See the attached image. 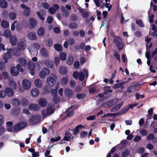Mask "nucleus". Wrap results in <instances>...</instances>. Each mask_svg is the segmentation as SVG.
Masks as SVG:
<instances>
[{
    "mask_svg": "<svg viewBox=\"0 0 157 157\" xmlns=\"http://www.w3.org/2000/svg\"><path fill=\"white\" fill-rule=\"evenodd\" d=\"M135 90L136 85H135L129 87L127 89V92L130 93L132 92H134Z\"/></svg>",
    "mask_w": 157,
    "mask_h": 157,
    "instance_id": "obj_40",
    "label": "nucleus"
},
{
    "mask_svg": "<svg viewBox=\"0 0 157 157\" xmlns=\"http://www.w3.org/2000/svg\"><path fill=\"white\" fill-rule=\"evenodd\" d=\"M68 82V78L67 77H64L62 79L61 82L62 84L64 85L67 84Z\"/></svg>",
    "mask_w": 157,
    "mask_h": 157,
    "instance_id": "obj_47",
    "label": "nucleus"
},
{
    "mask_svg": "<svg viewBox=\"0 0 157 157\" xmlns=\"http://www.w3.org/2000/svg\"><path fill=\"white\" fill-rule=\"evenodd\" d=\"M59 57L61 60H65L67 58V55L65 53L61 52L59 54Z\"/></svg>",
    "mask_w": 157,
    "mask_h": 157,
    "instance_id": "obj_41",
    "label": "nucleus"
},
{
    "mask_svg": "<svg viewBox=\"0 0 157 157\" xmlns=\"http://www.w3.org/2000/svg\"><path fill=\"white\" fill-rule=\"evenodd\" d=\"M18 62L22 66L25 67L27 65V62L25 58L23 57H20L18 59Z\"/></svg>",
    "mask_w": 157,
    "mask_h": 157,
    "instance_id": "obj_28",
    "label": "nucleus"
},
{
    "mask_svg": "<svg viewBox=\"0 0 157 157\" xmlns=\"http://www.w3.org/2000/svg\"><path fill=\"white\" fill-rule=\"evenodd\" d=\"M87 132L86 131H83L80 133V137L83 138L85 137L87 135Z\"/></svg>",
    "mask_w": 157,
    "mask_h": 157,
    "instance_id": "obj_60",
    "label": "nucleus"
},
{
    "mask_svg": "<svg viewBox=\"0 0 157 157\" xmlns=\"http://www.w3.org/2000/svg\"><path fill=\"white\" fill-rule=\"evenodd\" d=\"M52 76L48 77L46 79V82L50 86H54L56 83V79L57 78L56 76L53 75Z\"/></svg>",
    "mask_w": 157,
    "mask_h": 157,
    "instance_id": "obj_7",
    "label": "nucleus"
},
{
    "mask_svg": "<svg viewBox=\"0 0 157 157\" xmlns=\"http://www.w3.org/2000/svg\"><path fill=\"white\" fill-rule=\"evenodd\" d=\"M60 100V98L57 96H53L52 99V101L56 104Z\"/></svg>",
    "mask_w": 157,
    "mask_h": 157,
    "instance_id": "obj_45",
    "label": "nucleus"
},
{
    "mask_svg": "<svg viewBox=\"0 0 157 157\" xmlns=\"http://www.w3.org/2000/svg\"><path fill=\"white\" fill-rule=\"evenodd\" d=\"M28 36L29 39L31 40H35L37 38V35L36 33L33 32H29L28 35Z\"/></svg>",
    "mask_w": 157,
    "mask_h": 157,
    "instance_id": "obj_25",
    "label": "nucleus"
},
{
    "mask_svg": "<svg viewBox=\"0 0 157 157\" xmlns=\"http://www.w3.org/2000/svg\"><path fill=\"white\" fill-rule=\"evenodd\" d=\"M6 95V93L5 90L4 91L1 90L0 91V97L1 98H4L5 97Z\"/></svg>",
    "mask_w": 157,
    "mask_h": 157,
    "instance_id": "obj_55",
    "label": "nucleus"
},
{
    "mask_svg": "<svg viewBox=\"0 0 157 157\" xmlns=\"http://www.w3.org/2000/svg\"><path fill=\"white\" fill-rule=\"evenodd\" d=\"M36 13L40 18L42 20L44 21V20L45 18L44 17L46 15L45 11L44 10H41L40 12H37Z\"/></svg>",
    "mask_w": 157,
    "mask_h": 157,
    "instance_id": "obj_18",
    "label": "nucleus"
},
{
    "mask_svg": "<svg viewBox=\"0 0 157 157\" xmlns=\"http://www.w3.org/2000/svg\"><path fill=\"white\" fill-rule=\"evenodd\" d=\"M39 106L36 104H32L28 106L29 109L30 110L37 111L40 109Z\"/></svg>",
    "mask_w": 157,
    "mask_h": 157,
    "instance_id": "obj_17",
    "label": "nucleus"
},
{
    "mask_svg": "<svg viewBox=\"0 0 157 157\" xmlns=\"http://www.w3.org/2000/svg\"><path fill=\"white\" fill-rule=\"evenodd\" d=\"M27 125V123L25 121L19 122L16 124L14 126L15 130L19 131L25 128Z\"/></svg>",
    "mask_w": 157,
    "mask_h": 157,
    "instance_id": "obj_6",
    "label": "nucleus"
},
{
    "mask_svg": "<svg viewBox=\"0 0 157 157\" xmlns=\"http://www.w3.org/2000/svg\"><path fill=\"white\" fill-rule=\"evenodd\" d=\"M21 103L20 100L17 98H15L12 100V104L15 106L19 105Z\"/></svg>",
    "mask_w": 157,
    "mask_h": 157,
    "instance_id": "obj_37",
    "label": "nucleus"
},
{
    "mask_svg": "<svg viewBox=\"0 0 157 157\" xmlns=\"http://www.w3.org/2000/svg\"><path fill=\"white\" fill-rule=\"evenodd\" d=\"M20 6L22 8L25 9L23 11L24 15L27 17L29 16L30 14V10L29 8L27 7L24 4H21Z\"/></svg>",
    "mask_w": 157,
    "mask_h": 157,
    "instance_id": "obj_10",
    "label": "nucleus"
},
{
    "mask_svg": "<svg viewBox=\"0 0 157 157\" xmlns=\"http://www.w3.org/2000/svg\"><path fill=\"white\" fill-rule=\"evenodd\" d=\"M7 2L5 0H3L2 1H1L0 2V7L3 8H5L7 6Z\"/></svg>",
    "mask_w": 157,
    "mask_h": 157,
    "instance_id": "obj_39",
    "label": "nucleus"
},
{
    "mask_svg": "<svg viewBox=\"0 0 157 157\" xmlns=\"http://www.w3.org/2000/svg\"><path fill=\"white\" fill-rule=\"evenodd\" d=\"M67 70L66 68L64 67H61L59 70V72L62 74H65L67 72Z\"/></svg>",
    "mask_w": 157,
    "mask_h": 157,
    "instance_id": "obj_50",
    "label": "nucleus"
},
{
    "mask_svg": "<svg viewBox=\"0 0 157 157\" xmlns=\"http://www.w3.org/2000/svg\"><path fill=\"white\" fill-rule=\"evenodd\" d=\"M35 86L38 88L41 87L42 85V82L41 80L39 79H36L34 82Z\"/></svg>",
    "mask_w": 157,
    "mask_h": 157,
    "instance_id": "obj_32",
    "label": "nucleus"
},
{
    "mask_svg": "<svg viewBox=\"0 0 157 157\" xmlns=\"http://www.w3.org/2000/svg\"><path fill=\"white\" fill-rule=\"evenodd\" d=\"M96 117L95 115L90 116L89 117H87L86 119L87 121L94 120L95 119Z\"/></svg>",
    "mask_w": 157,
    "mask_h": 157,
    "instance_id": "obj_61",
    "label": "nucleus"
},
{
    "mask_svg": "<svg viewBox=\"0 0 157 157\" xmlns=\"http://www.w3.org/2000/svg\"><path fill=\"white\" fill-rule=\"evenodd\" d=\"M64 93L66 96L68 98L70 97L73 94L72 91L68 88H66L65 89Z\"/></svg>",
    "mask_w": 157,
    "mask_h": 157,
    "instance_id": "obj_29",
    "label": "nucleus"
},
{
    "mask_svg": "<svg viewBox=\"0 0 157 157\" xmlns=\"http://www.w3.org/2000/svg\"><path fill=\"white\" fill-rule=\"evenodd\" d=\"M54 62L55 65L57 66L59 63V59L58 57H55L54 58Z\"/></svg>",
    "mask_w": 157,
    "mask_h": 157,
    "instance_id": "obj_63",
    "label": "nucleus"
},
{
    "mask_svg": "<svg viewBox=\"0 0 157 157\" xmlns=\"http://www.w3.org/2000/svg\"><path fill=\"white\" fill-rule=\"evenodd\" d=\"M7 52L6 53L3 57V59L5 60V63H6L7 60L11 58L12 57V55L11 54V52H12V49L10 48L9 49H7Z\"/></svg>",
    "mask_w": 157,
    "mask_h": 157,
    "instance_id": "obj_11",
    "label": "nucleus"
},
{
    "mask_svg": "<svg viewBox=\"0 0 157 157\" xmlns=\"http://www.w3.org/2000/svg\"><path fill=\"white\" fill-rule=\"evenodd\" d=\"M31 93L33 97H37L40 94V91L37 88H34L31 90Z\"/></svg>",
    "mask_w": 157,
    "mask_h": 157,
    "instance_id": "obj_21",
    "label": "nucleus"
},
{
    "mask_svg": "<svg viewBox=\"0 0 157 157\" xmlns=\"http://www.w3.org/2000/svg\"><path fill=\"white\" fill-rule=\"evenodd\" d=\"M130 150L128 149H124L122 153V155L124 156H128L130 153Z\"/></svg>",
    "mask_w": 157,
    "mask_h": 157,
    "instance_id": "obj_44",
    "label": "nucleus"
},
{
    "mask_svg": "<svg viewBox=\"0 0 157 157\" xmlns=\"http://www.w3.org/2000/svg\"><path fill=\"white\" fill-rule=\"evenodd\" d=\"M35 67L34 63L31 61L29 62L28 64V67L29 70L30 71V73L32 75H34L35 74V72L34 71Z\"/></svg>",
    "mask_w": 157,
    "mask_h": 157,
    "instance_id": "obj_12",
    "label": "nucleus"
},
{
    "mask_svg": "<svg viewBox=\"0 0 157 157\" xmlns=\"http://www.w3.org/2000/svg\"><path fill=\"white\" fill-rule=\"evenodd\" d=\"M46 66L49 68H52L53 66V64L49 60H47L45 62Z\"/></svg>",
    "mask_w": 157,
    "mask_h": 157,
    "instance_id": "obj_46",
    "label": "nucleus"
},
{
    "mask_svg": "<svg viewBox=\"0 0 157 157\" xmlns=\"http://www.w3.org/2000/svg\"><path fill=\"white\" fill-rule=\"evenodd\" d=\"M29 23L30 25L33 27L36 26L37 24V21L34 18H30L29 20Z\"/></svg>",
    "mask_w": 157,
    "mask_h": 157,
    "instance_id": "obj_26",
    "label": "nucleus"
},
{
    "mask_svg": "<svg viewBox=\"0 0 157 157\" xmlns=\"http://www.w3.org/2000/svg\"><path fill=\"white\" fill-rule=\"evenodd\" d=\"M21 84L22 86L18 87L19 90L21 93H23L25 90H28L31 88V82L29 80L24 79L22 80Z\"/></svg>",
    "mask_w": 157,
    "mask_h": 157,
    "instance_id": "obj_1",
    "label": "nucleus"
},
{
    "mask_svg": "<svg viewBox=\"0 0 157 157\" xmlns=\"http://www.w3.org/2000/svg\"><path fill=\"white\" fill-rule=\"evenodd\" d=\"M69 26L71 29H75L77 28V25L76 23L74 22L70 23L69 25Z\"/></svg>",
    "mask_w": 157,
    "mask_h": 157,
    "instance_id": "obj_56",
    "label": "nucleus"
},
{
    "mask_svg": "<svg viewBox=\"0 0 157 157\" xmlns=\"http://www.w3.org/2000/svg\"><path fill=\"white\" fill-rule=\"evenodd\" d=\"M59 9V6L57 4H55L52 7H50L48 9L49 13L51 14H54L56 11L58 10Z\"/></svg>",
    "mask_w": 157,
    "mask_h": 157,
    "instance_id": "obj_15",
    "label": "nucleus"
},
{
    "mask_svg": "<svg viewBox=\"0 0 157 157\" xmlns=\"http://www.w3.org/2000/svg\"><path fill=\"white\" fill-rule=\"evenodd\" d=\"M130 108H131V107L129 105H127L124 108L121 109L119 112L117 113V114L118 115L125 114L128 111Z\"/></svg>",
    "mask_w": 157,
    "mask_h": 157,
    "instance_id": "obj_16",
    "label": "nucleus"
},
{
    "mask_svg": "<svg viewBox=\"0 0 157 157\" xmlns=\"http://www.w3.org/2000/svg\"><path fill=\"white\" fill-rule=\"evenodd\" d=\"M61 139V138L59 136H58L56 138L55 137L54 138H52L50 140V142H51L52 143H53L55 142H56L60 140Z\"/></svg>",
    "mask_w": 157,
    "mask_h": 157,
    "instance_id": "obj_53",
    "label": "nucleus"
},
{
    "mask_svg": "<svg viewBox=\"0 0 157 157\" xmlns=\"http://www.w3.org/2000/svg\"><path fill=\"white\" fill-rule=\"evenodd\" d=\"M124 103L123 101H121L120 103L116 105L115 106L113 107L110 110L111 112H115L121 108V105L123 104Z\"/></svg>",
    "mask_w": 157,
    "mask_h": 157,
    "instance_id": "obj_23",
    "label": "nucleus"
},
{
    "mask_svg": "<svg viewBox=\"0 0 157 157\" xmlns=\"http://www.w3.org/2000/svg\"><path fill=\"white\" fill-rule=\"evenodd\" d=\"M67 63L69 65H71L72 64L73 62V59L72 56L68 57L67 60Z\"/></svg>",
    "mask_w": 157,
    "mask_h": 157,
    "instance_id": "obj_48",
    "label": "nucleus"
},
{
    "mask_svg": "<svg viewBox=\"0 0 157 157\" xmlns=\"http://www.w3.org/2000/svg\"><path fill=\"white\" fill-rule=\"evenodd\" d=\"M17 23V21H14L12 24L11 25V29L12 31H14L15 30L16 25Z\"/></svg>",
    "mask_w": 157,
    "mask_h": 157,
    "instance_id": "obj_59",
    "label": "nucleus"
},
{
    "mask_svg": "<svg viewBox=\"0 0 157 157\" xmlns=\"http://www.w3.org/2000/svg\"><path fill=\"white\" fill-rule=\"evenodd\" d=\"M18 41L17 37L15 35L11 36L10 38V41L13 46L15 45Z\"/></svg>",
    "mask_w": 157,
    "mask_h": 157,
    "instance_id": "obj_19",
    "label": "nucleus"
},
{
    "mask_svg": "<svg viewBox=\"0 0 157 157\" xmlns=\"http://www.w3.org/2000/svg\"><path fill=\"white\" fill-rule=\"evenodd\" d=\"M119 101V100L117 98H114L109 101L110 107L115 105Z\"/></svg>",
    "mask_w": 157,
    "mask_h": 157,
    "instance_id": "obj_36",
    "label": "nucleus"
},
{
    "mask_svg": "<svg viewBox=\"0 0 157 157\" xmlns=\"http://www.w3.org/2000/svg\"><path fill=\"white\" fill-rule=\"evenodd\" d=\"M31 47H32V48H35L38 49L40 48V46L38 44L35 43L32 45Z\"/></svg>",
    "mask_w": 157,
    "mask_h": 157,
    "instance_id": "obj_58",
    "label": "nucleus"
},
{
    "mask_svg": "<svg viewBox=\"0 0 157 157\" xmlns=\"http://www.w3.org/2000/svg\"><path fill=\"white\" fill-rule=\"evenodd\" d=\"M154 137V135L153 134H150L148 136L147 139L148 140H153Z\"/></svg>",
    "mask_w": 157,
    "mask_h": 157,
    "instance_id": "obj_64",
    "label": "nucleus"
},
{
    "mask_svg": "<svg viewBox=\"0 0 157 157\" xmlns=\"http://www.w3.org/2000/svg\"><path fill=\"white\" fill-rule=\"evenodd\" d=\"M55 49L58 51H61L62 50V47L59 44H56L54 45Z\"/></svg>",
    "mask_w": 157,
    "mask_h": 157,
    "instance_id": "obj_42",
    "label": "nucleus"
},
{
    "mask_svg": "<svg viewBox=\"0 0 157 157\" xmlns=\"http://www.w3.org/2000/svg\"><path fill=\"white\" fill-rule=\"evenodd\" d=\"M8 84L9 86L11 87L14 90H15L17 88V84L13 80L10 79L9 80Z\"/></svg>",
    "mask_w": 157,
    "mask_h": 157,
    "instance_id": "obj_20",
    "label": "nucleus"
},
{
    "mask_svg": "<svg viewBox=\"0 0 157 157\" xmlns=\"http://www.w3.org/2000/svg\"><path fill=\"white\" fill-rule=\"evenodd\" d=\"M65 136L62 141L64 140L65 141H69L71 138V134L70 132H66L65 134Z\"/></svg>",
    "mask_w": 157,
    "mask_h": 157,
    "instance_id": "obj_34",
    "label": "nucleus"
},
{
    "mask_svg": "<svg viewBox=\"0 0 157 157\" xmlns=\"http://www.w3.org/2000/svg\"><path fill=\"white\" fill-rule=\"evenodd\" d=\"M54 111L53 107L48 106L47 109H44L41 111V115L43 118H44L48 116H49Z\"/></svg>",
    "mask_w": 157,
    "mask_h": 157,
    "instance_id": "obj_4",
    "label": "nucleus"
},
{
    "mask_svg": "<svg viewBox=\"0 0 157 157\" xmlns=\"http://www.w3.org/2000/svg\"><path fill=\"white\" fill-rule=\"evenodd\" d=\"M9 16L11 19L14 20L16 18V15L15 13L13 12H10L9 14Z\"/></svg>",
    "mask_w": 157,
    "mask_h": 157,
    "instance_id": "obj_43",
    "label": "nucleus"
},
{
    "mask_svg": "<svg viewBox=\"0 0 157 157\" xmlns=\"http://www.w3.org/2000/svg\"><path fill=\"white\" fill-rule=\"evenodd\" d=\"M45 33V29L43 27H40L38 29L37 32V34L39 36L43 35Z\"/></svg>",
    "mask_w": 157,
    "mask_h": 157,
    "instance_id": "obj_38",
    "label": "nucleus"
},
{
    "mask_svg": "<svg viewBox=\"0 0 157 157\" xmlns=\"http://www.w3.org/2000/svg\"><path fill=\"white\" fill-rule=\"evenodd\" d=\"M68 42L69 45H71L74 44L75 40L73 38H69L68 40Z\"/></svg>",
    "mask_w": 157,
    "mask_h": 157,
    "instance_id": "obj_62",
    "label": "nucleus"
},
{
    "mask_svg": "<svg viewBox=\"0 0 157 157\" xmlns=\"http://www.w3.org/2000/svg\"><path fill=\"white\" fill-rule=\"evenodd\" d=\"M18 48L20 50H23L25 49L26 47V45L25 41H20L17 44Z\"/></svg>",
    "mask_w": 157,
    "mask_h": 157,
    "instance_id": "obj_13",
    "label": "nucleus"
},
{
    "mask_svg": "<svg viewBox=\"0 0 157 157\" xmlns=\"http://www.w3.org/2000/svg\"><path fill=\"white\" fill-rule=\"evenodd\" d=\"M6 94L8 96H12L14 94V91L12 88L9 87H6L5 89Z\"/></svg>",
    "mask_w": 157,
    "mask_h": 157,
    "instance_id": "obj_24",
    "label": "nucleus"
},
{
    "mask_svg": "<svg viewBox=\"0 0 157 157\" xmlns=\"http://www.w3.org/2000/svg\"><path fill=\"white\" fill-rule=\"evenodd\" d=\"M144 151L145 150L144 148L143 147H140L137 149L136 152L139 154H141L143 153Z\"/></svg>",
    "mask_w": 157,
    "mask_h": 157,
    "instance_id": "obj_49",
    "label": "nucleus"
},
{
    "mask_svg": "<svg viewBox=\"0 0 157 157\" xmlns=\"http://www.w3.org/2000/svg\"><path fill=\"white\" fill-rule=\"evenodd\" d=\"M114 43L119 50H121L123 48V44L122 40L119 37H116L114 40Z\"/></svg>",
    "mask_w": 157,
    "mask_h": 157,
    "instance_id": "obj_8",
    "label": "nucleus"
},
{
    "mask_svg": "<svg viewBox=\"0 0 157 157\" xmlns=\"http://www.w3.org/2000/svg\"><path fill=\"white\" fill-rule=\"evenodd\" d=\"M50 73V70L47 68H44L40 73V76L42 78H45L47 75Z\"/></svg>",
    "mask_w": 157,
    "mask_h": 157,
    "instance_id": "obj_9",
    "label": "nucleus"
},
{
    "mask_svg": "<svg viewBox=\"0 0 157 157\" xmlns=\"http://www.w3.org/2000/svg\"><path fill=\"white\" fill-rule=\"evenodd\" d=\"M46 44L48 47L52 46V40L50 39H48L46 41Z\"/></svg>",
    "mask_w": 157,
    "mask_h": 157,
    "instance_id": "obj_54",
    "label": "nucleus"
},
{
    "mask_svg": "<svg viewBox=\"0 0 157 157\" xmlns=\"http://www.w3.org/2000/svg\"><path fill=\"white\" fill-rule=\"evenodd\" d=\"M12 33L11 31L9 30H6L3 32V34L1 35L6 38H9L11 36Z\"/></svg>",
    "mask_w": 157,
    "mask_h": 157,
    "instance_id": "obj_30",
    "label": "nucleus"
},
{
    "mask_svg": "<svg viewBox=\"0 0 157 157\" xmlns=\"http://www.w3.org/2000/svg\"><path fill=\"white\" fill-rule=\"evenodd\" d=\"M1 25L2 28L4 29H6L9 27V23L6 21L3 20L1 22Z\"/></svg>",
    "mask_w": 157,
    "mask_h": 157,
    "instance_id": "obj_35",
    "label": "nucleus"
},
{
    "mask_svg": "<svg viewBox=\"0 0 157 157\" xmlns=\"http://www.w3.org/2000/svg\"><path fill=\"white\" fill-rule=\"evenodd\" d=\"M40 53L41 56L44 57H47L49 56L48 51L44 48H42L40 49Z\"/></svg>",
    "mask_w": 157,
    "mask_h": 157,
    "instance_id": "obj_14",
    "label": "nucleus"
},
{
    "mask_svg": "<svg viewBox=\"0 0 157 157\" xmlns=\"http://www.w3.org/2000/svg\"><path fill=\"white\" fill-rule=\"evenodd\" d=\"M124 103L123 101H121L120 103L116 105L115 106L113 107L110 110L111 112H115L121 108V105L123 104Z\"/></svg>",
    "mask_w": 157,
    "mask_h": 157,
    "instance_id": "obj_22",
    "label": "nucleus"
},
{
    "mask_svg": "<svg viewBox=\"0 0 157 157\" xmlns=\"http://www.w3.org/2000/svg\"><path fill=\"white\" fill-rule=\"evenodd\" d=\"M96 6L99 7L100 5L102 3V0H94Z\"/></svg>",
    "mask_w": 157,
    "mask_h": 157,
    "instance_id": "obj_52",
    "label": "nucleus"
},
{
    "mask_svg": "<svg viewBox=\"0 0 157 157\" xmlns=\"http://www.w3.org/2000/svg\"><path fill=\"white\" fill-rule=\"evenodd\" d=\"M21 103L22 106H26L29 104V101L26 98L24 97L21 99Z\"/></svg>",
    "mask_w": 157,
    "mask_h": 157,
    "instance_id": "obj_31",
    "label": "nucleus"
},
{
    "mask_svg": "<svg viewBox=\"0 0 157 157\" xmlns=\"http://www.w3.org/2000/svg\"><path fill=\"white\" fill-rule=\"evenodd\" d=\"M101 106L105 108L110 107V105L109 104V101L103 103L101 105Z\"/></svg>",
    "mask_w": 157,
    "mask_h": 157,
    "instance_id": "obj_57",
    "label": "nucleus"
},
{
    "mask_svg": "<svg viewBox=\"0 0 157 157\" xmlns=\"http://www.w3.org/2000/svg\"><path fill=\"white\" fill-rule=\"evenodd\" d=\"M83 72L82 71L79 73L78 72L76 71L73 73V77L75 79H77L78 78L80 81H82L84 79L85 76L87 78L88 76V71L85 69L83 70Z\"/></svg>",
    "mask_w": 157,
    "mask_h": 157,
    "instance_id": "obj_2",
    "label": "nucleus"
},
{
    "mask_svg": "<svg viewBox=\"0 0 157 157\" xmlns=\"http://www.w3.org/2000/svg\"><path fill=\"white\" fill-rule=\"evenodd\" d=\"M38 104L42 107H44L47 105V101L45 98H41L39 100Z\"/></svg>",
    "mask_w": 157,
    "mask_h": 157,
    "instance_id": "obj_27",
    "label": "nucleus"
},
{
    "mask_svg": "<svg viewBox=\"0 0 157 157\" xmlns=\"http://www.w3.org/2000/svg\"><path fill=\"white\" fill-rule=\"evenodd\" d=\"M28 150L32 153L33 157H36L39 156V153L37 152H35V149L32 148H29Z\"/></svg>",
    "mask_w": 157,
    "mask_h": 157,
    "instance_id": "obj_33",
    "label": "nucleus"
},
{
    "mask_svg": "<svg viewBox=\"0 0 157 157\" xmlns=\"http://www.w3.org/2000/svg\"><path fill=\"white\" fill-rule=\"evenodd\" d=\"M12 51H13V54L14 56H20V52L17 49L13 50L12 49Z\"/></svg>",
    "mask_w": 157,
    "mask_h": 157,
    "instance_id": "obj_51",
    "label": "nucleus"
},
{
    "mask_svg": "<svg viewBox=\"0 0 157 157\" xmlns=\"http://www.w3.org/2000/svg\"><path fill=\"white\" fill-rule=\"evenodd\" d=\"M20 71L23 74H25V72L22 69L21 66L19 64H17L16 67H12L10 68V72L11 74L13 76H16L19 74Z\"/></svg>",
    "mask_w": 157,
    "mask_h": 157,
    "instance_id": "obj_3",
    "label": "nucleus"
},
{
    "mask_svg": "<svg viewBox=\"0 0 157 157\" xmlns=\"http://www.w3.org/2000/svg\"><path fill=\"white\" fill-rule=\"evenodd\" d=\"M41 119V116L40 115H36L32 116L29 120V122L32 124H36L39 122Z\"/></svg>",
    "mask_w": 157,
    "mask_h": 157,
    "instance_id": "obj_5",
    "label": "nucleus"
}]
</instances>
